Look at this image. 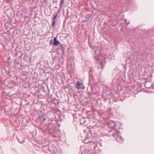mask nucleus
<instances>
[{"label":"nucleus","mask_w":154,"mask_h":154,"mask_svg":"<svg viewBox=\"0 0 154 154\" xmlns=\"http://www.w3.org/2000/svg\"><path fill=\"white\" fill-rule=\"evenodd\" d=\"M116 140L120 143L123 142V139L120 136H117L116 138Z\"/></svg>","instance_id":"obj_1"},{"label":"nucleus","mask_w":154,"mask_h":154,"mask_svg":"<svg viewBox=\"0 0 154 154\" xmlns=\"http://www.w3.org/2000/svg\"><path fill=\"white\" fill-rule=\"evenodd\" d=\"M54 42L52 44L53 45H57L60 44V42L57 40L56 38H54Z\"/></svg>","instance_id":"obj_2"},{"label":"nucleus","mask_w":154,"mask_h":154,"mask_svg":"<svg viewBox=\"0 0 154 154\" xmlns=\"http://www.w3.org/2000/svg\"><path fill=\"white\" fill-rule=\"evenodd\" d=\"M77 85L79 86H80L83 84V83L82 82L80 83L79 82H77Z\"/></svg>","instance_id":"obj_3"},{"label":"nucleus","mask_w":154,"mask_h":154,"mask_svg":"<svg viewBox=\"0 0 154 154\" xmlns=\"http://www.w3.org/2000/svg\"><path fill=\"white\" fill-rule=\"evenodd\" d=\"M57 16V14H56L53 18V20H55V19L56 18Z\"/></svg>","instance_id":"obj_4"},{"label":"nucleus","mask_w":154,"mask_h":154,"mask_svg":"<svg viewBox=\"0 0 154 154\" xmlns=\"http://www.w3.org/2000/svg\"><path fill=\"white\" fill-rule=\"evenodd\" d=\"M63 2H64V0H62L60 2V5H62L63 4Z\"/></svg>","instance_id":"obj_5"},{"label":"nucleus","mask_w":154,"mask_h":154,"mask_svg":"<svg viewBox=\"0 0 154 154\" xmlns=\"http://www.w3.org/2000/svg\"><path fill=\"white\" fill-rule=\"evenodd\" d=\"M55 23V20H53L52 23V26H54V24Z\"/></svg>","instance_id":"obj_6"},{"label":"nucleus","mask_w":154,"mask_h":154,"mask_svg":"<svg viewBox=\"0 0 154 154\" xmlns=\"http://www.w3.org/2000/svg\"><path fill=\"white\" fill-rule=\"evenodd\" d=\"M53 42V40H51L50 41V44L51 45L52 44V42Z\"/></svg>","instance_id":"obj_7"}]
</instances>
